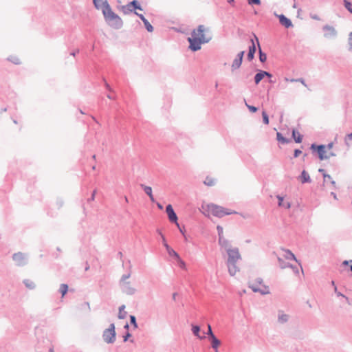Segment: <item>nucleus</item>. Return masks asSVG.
<instances>
[{
	"label": "nucleus",
	"mask_w": 352,
	"mask_h": 352,
	"mask_svg": "<svg viewBox=\"0 0 352 352\" xmlns=\"http://www.w3.org/2000/svg\"><path fill=\"white\" fill-rule=\"evenodd\" d=\"M102 14L106 23L113 29H120L123 26L122 19L111 10L107 0L103 3Z\"/></svg>",
	"instance_id": "f257e3e1"
},
{
	"label": "nucleus",
	"mask_w": 352,
	"mask_h": 352,
	"mask_svg": "<svg viewBox=\"0 0 352 352\" xmlns=\"http://www.w3.org/2000/svg\"><path fill=\"white\" fill-rule=\"evenodd\" d=\"M226 252L228 254L226 265L228 268V272L231 276H234L239 271V268L236 266V262L241 259V256L237 248H229Z\"/></svg>",
	"instance_id": "f03ea898"
},
{
	"label": "nucleus",
	"mask_w": 352,
	"mask_h": 352,
	"mask_svg": "<svg viewBox=\"0 0 352 352\" xmlns=\"http://www.w3.org/2000/svg\"><path fill=\"white\" fill-rule=\"evenodd\" d=\"M187 41L189 43L188 48L192 52L199 50L201 47V44L208 43V39H205L204 37L197 38L195 30L192 32L191 37H188Z\"/></svg>",
	"instance_id": "7ed1b4c3"
},
{
	"label": "nucleus",
	"mask_w": 352,
	"mask_h": 352,
	"mask_svg": "<svg viewBox=\"0 0 352 352\" xmlns=\"http://www.w3.org/2000/svg\"><path fill=\"white\" fill-rule=\"evenodd\" d=\"M208 208L209 212H210L213 216L219 218L223 217L225 215H229L231 214L236 213V212L235 211H232L230 210L226 209L222 206L214 204H208Z\"/></svg>",
	"instance_id": "20e7f679"
},
{
	"label": "nucleus",
	"mask_w": 352,
	"mask_h": 352,
	"mask_svg": "<svg viewBox=\"0 0 352 352\" xmlns=\"http://www.w3.org/2000/svg\"><path fill=\"white\" fill-rule=\"evenodd\" d=\"M312 154L316 156L320 161L329 159L326 151V146L324 144H317L313 143L309 147Z\"/></svg>",
	"instance_id": "39448f33"
},
{
	"label": "nucleus",
	"mask_w": 352,
	"mask_h": 352,
	"mask_svg": "<svg viewBox=\"0 0 352 352\" xmlns=\"http://www.w3.org/2000/svg\"><path fill=\"white\" fill-rule=\"evenodd\" d=\"M114 323L110 324L109 328L106 329L102 333L103 340L107 344H113L116 341V333Z\"/></svg>",
	"instance_id": "423d86ee"
},
{
	"label": "nucleus",
	"mask_w": 352,
	"mask_h": 352,
	"mask_svg": "<svg viewBox=\"0 0 352 352\" xmlns=\"http://www.w3.org/2000/svg\"><path fill=\"white\" fill-rule=\"evenodd\" d=\"M160 234L162 236V243L164 246L165 247L168 255L170 256L175 258L179 262L181 267H183L185 266V263L181 259L179 255L177 252H175L166 242V239L164 236L162 234V233L160 231H158Z\"/></svg>",
	"instance_id": "0eeeda50"
},
{
	"label": "nucleus",
	"mask_w": 352,
	"mask_h": 352,
	"mask_svg": "<svg viewBox=\"0 0 352 352\" xmlns=\"http://www.w3.org/2000/svg\"><path fill=\"white\" fill-rule=\"evenodd\" d=\"M121 9L124 14H128L131 12L134 13V12H136V10H143L141 5L137 0H133L125 6H122Z\"/></svg>",
	"instance_id": "6e6552de"
},
{
	"label": "nucleus",
	"mask_w": 352,
	"mask_h": 352,
	"mask_svg": "<svg viewBox=\"0 0 352 352\" xmlns=\"http://www.w3.org/2000/svg\"><path fill=\"white\" fill-rule=\"evenodd\" d=\"M12 259L17 266H24L28 263V257L23 252H18L12 254Z\"/></svg>",
	"instance_id": "1a4fd4ad"
},
{
	"label": "nucleus",
	"mask_w": 352,
	"mask_h": 352,
	"mask_svg": "<svg viewBox=\"0 0 352 352\" xmlns=\"http://www.w3.org/2000/svg\"><path fill=\"white\" fill-rule=\"evenodd\" d=\"M166 212L168 215L169 221L172 223H175L177 225V226H179V223L177 222V216L175 212L174 211V209L171 204H168L166 206Z\"/></svg>",
	"instance_id": "9d476101"
},
{
	"label": "nucleus",
	"mask_w": 352,
	"mask_h": 352,
	"mask_svg": "<svg viewBox=\"0 0 352 352\" xmlns=\"http://www.w3.org/2000/svg\"><path fill=\"white\" fill-rule=\"evenodd\" d=\"M119 285L121 291L126 295L132 296L136 292V289L131 285L130 282L119 283Z\"/></svg>",
	"instance_id": "9b49d317"
},
{
	"label": "nucleus",
	"mask_w": 352,
	"mask_h": 352,
	"mask_svg": "<svg viewBox=\"0 0 352 352\" xmlns=\"http://www.w3.org/2000/svg\"><path fill=\"white\" fill-rule=\"evenodd\" d=\"M322 30L324 32V36L325 38H334L337 36V31L333 26L325 25L323 26Z\"/></svg>",
	"instance_id": "f8f14e48"
},
{
	"label": "nucleus",
	"mask_w": 352,
	"mask_h": 352,
	"mask_svg": "<svg viewBox=\"0 0 352 352\" xmlns=\"http://www.w3.org/2000/svg\"><path fill=\"white\" fill-rule=\"evenodd\" d=\"M249 287L252 289L254 292H258L262 295H265L270 294V290L268 287L266 285H263V288H260L259 285L256 283H252L249 285Z\"/></svg>",
	"instance_id": "ddd939ff"
},
{
	"label": "nucleus",
	"mask_w": 352,
	"mask_h": 352,
	"mask_svg": "<svg viewBox=\"0 0 352 352\" xmlns=\"http://www.w3.org/2000/svg\"><path fill=\"white\" fill-rule=\"evenodd\" d=\"M276 16H278L279 23L281 25L284 26L285 28H290L293 27L292 21L286 16L283 14Z\"/></svg>",
	"instance_id": "4468645a"
},
{
	"label": "nucleus",
	"mask_w": 352,
	"mask_h": 352,
	"mask_svg": "<svg viewBox=\"0 0 352 352\" xmlns=\"http://www.w3.org/2000/svg\"><path fill=\"white\" fill-rule=\"evenodd\" d=\"M252 34H253V36L256 42L258 47L259 60L263 63L267 60V54L264 52H263V50L261 47L260 43H259L258 38L256 36V35L255 34L253 33Z\"/></svg>",
	"instance_id": "2eb2a0df"
},
{
	"label": "nucleus",
	"mask_w": 352,
	"mask_h": 352,
	"mask_svg": "<svg viewBox=\"0 0 352 352\" xmlns=\"http://www.w3.org/2000/svg\"><path fill=\"white\" fill-rule=\"evenodd\" d=\"M250 41L252 43V45L249 46V50L247 56L248 60L249 61H251L254 59L256 51V44L254 43V38H251Z\"/></svg>",
	"instance_id": "dca6fc26"
},
{
	"label": "nucleus",
	"mask_w": 352,
	"mask_h": 352,
	"mask_svg": "<svg viewBox=\"0 0 352 352\" xmlns=\"http://www.w3.org/2000/svg\"><path fill=\"white\" fill-rule=\"evenodd\" d=\"M134 14L141 19L145 26V28L148 32H152L153 31V25L148 22V21L144 17L143 14H139L137 12H134Z\"/></svg>",
	"instance_id": "f3484780"
},
{
	"label": "nucleus",
	"mask_w": 352,
	"mask_h": 352,
	"mask_svg": "<svg viewBox=\"0 0 352 352\" xmlns=\"http://www.w3.org/2000/svg\"><path fill=\"white\" fill-rule=\"evenodd\" d=\"M204 31H205V27L204 25H199L197 28V38H204L205 39H208V42L210 41V40L212 39V37L210 36H206L205 34H204Z\"/></svg>",
	"instance_id": "a211bd4d"
},
{
	"label": "nucleus",
	"mask_w": 352,
	"mask_h": 352,
	"mask_svg": "<svg viewBox=\"0 0 352 352\" xmlns=\"http://www.w3.org/2000/svg\"><path fill=\"white\" fill-rule=\"evenodd\" d=\"M298 179L300 180L302 184L310 183L311 182L309 173L305 170L301 172Z\"/></svg>",
	"instance_id": "6ab92c4d"
},
{
	"label": "nucleus",
	"mask_w": 352,
	"mask_h": 352,
	"mask_svg": "<svg viewBox=\"0 0 352 352\" xmlns=\"http://www.w3.org/2000/svg\"><path fill=\"white\" fill-rule=\"evenodd\" d=\"M140 187L142 188V189H143V190L144 191V192L150 198V200L152 201V202H155V198L153 195V192H152V188L150 186H146L143 184H141L140 185Z\"/></svg>",
	"instance_id": "aec40b11"
},
{
	"label": "nucleus",
	"mask_w": 352,
	"mask_h": 352,
	"mask_svg": "<svg viewBox=\"0 0 352 352\" xmlns=\"http://www.w3.org/2000/svg\"><path fill=\"white\" fill-rule=\"evenodd\" d=\"M210 342H211V346L212 349H214L216 352H218V346L221 344V341L215 336H212L210 338H209Z\"/></svg>",
	"instance_id": "412c9836"
},
{
	"label": "nucleus",
	"mask_w": 352,
	"mask_h": 352,
	"mask_svg": "<svg viewBox=\"0 0 352 352\" xmlns=\"http://www.w3.org/2000/svg\"><path fill=\"white\" fill-rule=\"evenodd\" d=\"M219 244L221 248H225L226 251L227 252V250L229 248H231V245L230 243V241L227 239H226L224 237H219Z\"/></svg>",
	"instance_id": "4be33fe9"
},
{
	"label": "nucleus",
	"mask_w": 352,
	"mask_h": 352,
	"mask_svg": "<svg viewBox=\"0 0 352 352\" xmlns=\"http://www.w3.org/2000/svg\"><path fill=\"white\" fill-rule=\"evenodd\" d=\"M292 138L296 143H301L302 141V135L299 133L296 129L292 130Z\"/></svg>",
	"instance_id": "5701e85b"
},
{
	"label": "nucleus",
	"mask_w": 352,
	"mask_h": 352,
	"mask_svg": "<svg viewBox=\"0 0 352 352\" xmlns=\"http://www.w3.org/2000/svg\"><path fill=\"white\" fill-rule=\"evenodd\" d=\"M276 140L283 144H288L291 140L287 138H285L281 133H276Z\"/></svg>",
	"instance_id": "b1692460"
},
{
	"label": "nucleus",
	"mask_w": 352,
	"mask_h": 352,
	"mask_svg": "<svg viewBox=\"0 0 352 352\" xmlns=\"http://www.w3.org/2000/svg\"><path fill=\"white\" fill-rule=\"evenodd\" d=\"M200 327L199 325H194V324H192V333L198 337L200 339H204L206 338L205 336H201L199 335V332H200Z\"/></svg>",
	"instance_id": "393cba45"
},
{
	"label": "nucleus",
	"mask_w": 352,
	"mask_h": 352,
	"mask_svg": "<svg viewBox=\"0 0 352 352\" xmlns=\"http://www.w3.org/2000/svg\"><path fill=\"white\" fill-rule=\"evenodd\" d=\"M242 62H243V60L241 59H239L238 58L236 57L234 59L232 66H231L232 71L233 72V71L239 69L241 67Z\"/></svg>",
	"instance_id": "a878e982"
},
{
	"label": "nucleus",
	"mask_w": 352,
	"mask_h": 352,
	"mask_svg": "<svg viewBox=\"0 0 352 352\" xmlns=\"http://www.w3.org/2000/svg\"><path fill=\"white\" fill-rule=\"evenodd\" d=\"M264 78L262 70L258 69V72L256 74L254 78V83L258 85L260 82Z\"/></svg>",
	"instance_id": "bb28decb"
},
{
	"label": "nucleus",
	"mask_w": 352,
	"mask_h": 352,
	"mask_svg": "<svg viewBox=\"0 0 352 352\" xmlns=\"http://www.w3.org/2000/svg\"><path fill=\"white\" fill-rule=\"evenodd\" d=\"M69 287L67 284L62 283L60 285L59 292L61 294L62 298H63L68 292Z\"/></svg>",
	"instance_id": "cd10ccee"
},
{
	"label": "nucleus",
	"mask_w": 352,
	"mask_h": 352,
	"mask_svg": "<svg viewBox=\"0 0 352 352\" xmlns=\"http://www.w3.org/2000/svg\"><path fill=\"white\" fill-rule=\"evenodd\" d=\"M23 283L29 289H34L36 287L35 283L30 279H24Z\"/></svg>",
	"instance_id": "c85d7f7f"
},
{
	"label": "nucleus",
	"mask_w": 352,
	"mask_h": 352,
	"mask_svg": "<svg viewBox=\"0 0 352 352\" xmlns=\"http://www.w3.org/2000/svg\"><path fill=\"white\" fill-rule=\"evenodd\" d=\"M288 319H289L288 315L283 314L282 311H279L278 318L279 322L285 323V322H287Z\"/></svg>",
	"instance_id": "c756f323"
},
{
	"label": "nucleus",
	"mask_w": 352,
	"mask_h": 352,
	"mask_svg": "<svg viewBox=\"0 0 352 352\" xmlns=\"http://www.w3.org/2000/svg\"><path fill=\"white\" fill-rule=\"evenodd\" d=\"M125 305H122L119 307L118 318L124 319L126 318L127 313L124 311Z\"/></svg>",
	"instance_id": "7c9ffc66"
},
{
	"label": "nucleus",
	"mask_w": 352,
	"mask_h": 352,
	"mask_svg": "<svg viewBox=\"0 0 352 352\" xmlns=\"http://www.w3.org/2000/svg\"><path fill=\"white\" fill-rule=\"evenodd\" d=\"M105 0H93L94 7L97 10H101L102 11L103 3Z\"/></svg>",
	"instance_id": "2f4dec72"
},
{
	"label": "nucleus",
	"mask_w": 352,
	"mask_h": 352,
	"mask_svg": "<svg viewBox=\"0 0 352 352\" xmlns=\"http://www.w3.org/2000/svg\"><path fill=\"white\" fill-rule=\"evenodd\" d=\"M204 184L208 186H213L216 184V180L212 177H206V179L204 182Z\"/></svg>",
	"instance_id": "473e14b6"
},
{
	"label": "nucleus",
	"mask_w": 352,
	"mask_h": 352,
	"mask_svg": "<svg viewBox=\"0 0 352 352\" xmlns=\"http://www.w3.org/2000/svg\"><path fill=\"white\" fill-rule=\"evenodd\" d=\"M278 264L280 268L285 269L286 267H291L292 265L284 261V260L280 257L278 258Z\"/></svg>",
	"instance_id": "72a5a7b5"
},
{
	"label": "nucleus",
	"mask_w": 352,
	"mask_h": 352,
	"mask_svg": "<svg viewBox=\"0 0 352 352\" xmlns=\"http://www.w3.org/2000/svg\"><path fill=\"white\" fill-rule=\"evenodd\" d=\"M334 292L336 293L337 296H338V297L341 296V297L344 298L346 300V302H347V304H349V305H351L349 298L346 296L342 294L341 292H338L336 286H335Z\"/></svg>",
	"instance_id": "f704fd0d"
},
{
	"label": "nucleus",
	"mask_w": 352,
	"mask_h": 352,
	"mask_svg": "<svg viewBox=\"0 0 352 352\" xmlns=\"http://www.w3.org/2000/svg\"><path fill=\"white\" fill-rule=\"evenodd\" d=\"M285 258L287 260H295L296 261L295 255L289 250H285Z\"/></svg>",
	"instance_id": "c9c22d12"
},
{
	"label": "nucleus",
	"mask_w": 352,
	"mask_h": 352,
	"mask_svg": "<svg viewBox=\"0 0 352 352\" xmlns=\"http://www.w3.org/2000/svg\"><path fill=\"white\" fill-rule=\"evenodd\" d=\"M343 4L345 8L352 14V3L348 0H343Z\"/></svg>",
	"instance_id": "e433bc0d"
},
{
	"label": "nucleus",
	"mask_w": 352,
	"mask_h": 352,
	"mask_svg": "<svg viewBox=\"0 0 352 352\" xmlns=\"http://www.w3.org/2000/svg\"><path fill=\"white\" fill-rule=\"evenodd\" d=\"M8 60L12 63H13L15 65H19L21 64V61L19 58L17 56H11L8 58Z\"/></svg>",
	"instance_id": "4c0bfd02"
},
{
	"label": "nucleus",
	"mask_w": 352,
	"mask_h": 352,
	"mask_svg": "<svg viewBox=\"0 0 352 352\" xmlns=\"http://www.w3.org/2000/svg\"><path fill=\"white\" fill-rule=\"evenodd\" d=\"M262 117H263V122L265 124H268L269 122H270V120H269V116L267 115V113L263 111L262 112Z\"/></svg>",
	"instance_id": "58836bf2"
},
{
	"label": "nucleus",
	"mask_w": 352,
	"mask_h": 352,
	"mask_svg": "<svg viewBox=\"0 0 352 352\" xmlns=\"http://www.w3.org/2000/svg\"><path fill=\"white\" fill-rule=\"evenodd\" d=\"M318 172L321 173L322 174L323 178H324V182H327V178H331V175L327 174L325 172V170L323 168H319Z\"/></svg>",
	"instance_id": "ea45409f"
},
{
	"label": "nucleus",
	"mask_w": 352,
	"mask_h": 352,
	"mask_svg": "<svg viewBox=\"0 0 352 352\" xmlns=\"http://www.w3.org/2000/svg\"><path fill=\"white\" fill-rule=\"evenodd\" d=\"M130 323L134 328H138V323L136 322V318L133 315L130 316Z\"/></svg>",
	"instance_id": "a19ab883"
},
{
	"label": "nucleus",
	"mask_w": 352,
	"mask_h": 352,
	"mask_svg": "<svg viewBox=\"0 0 352 352\" xmlns=\"http://www.w3.org/2000/svg\"><path fill=\"white\" fill-rule=\"evenodd\" d=\"M131 276V274L128 273L126 274H123L119 281V283H126V279L129 278Z\"/></svg>",
	"instance_id": "79ce46f5"
},
{
	"label": "nucleus",
	"mask_w": 352,
	"mask_h": 352,
	"mask_svg": "<svg viewBox=\"0 0 352 352\" xmlns=\"http://www.w3.org/2000/svg\"><path fill=\"white\" fill-rule=\"evenodd\" d=\"M245 105L248 107V109H249V111L252 113H256L258 111V108L256 107L248 104L246 102H245Z\"/></svg>",
	"instance_id": "37998d69"
},
{
	"label": "nucleus",
	"mask_w": 352,
	"mask_h": 352,
	"mask_svg": "<svg viewBox=\"0 0 352 352\" xmlns=\"http://www.w3.org/2000/svg\"><path fill=\"white\" fill-rule=\"evenodd\" d=\"M204 334H207L208 336V338H210L212 336H214L210 324H208V331L206 333H204Z\"/></svg>",
	"instance_id": "c03bdc74"
},
{
	"label": "nucleus",
	"mask_w": 352,
	"mask_h": 352,
	"mask_svg": "<svg viewBox=\"0 0 352 352\" xmlns=\"http://www.w3.org/2000/svg\"><path fill=\"white\" fill-rule=\"evenodd\" d=\"M217 230L219 238V237H221V238L223 237V227L221 226H217Z\"/></svg>",
	"instance_id": "a18cd8bd"
},
{
	"label": "nucleus",
	"mask_w": 352,
	"mask_h": 352,
	"mask_svg": "<svg viewBox=\"0 0 352 352\" xmlns=\"http://www.w3.org/2000/svg\"><path fill=\"white\" fill-rule=\"evenodd\" d=\"M249 5H257L259 6L261 3V0H247Z\"/></svg>",
	"instance_id": "49530a36"
},
{
	"label": "nucleus",
	"mask_w": 352,
	"mask_h": 352,
	"mask_svg": "<svg viewBox=\"0 0 352 352\" xmlns=\"http://www.w3.org/2000/svg\"><path fill=\"white\" fill-rule=\"evenodd\" d=\"M290 82H300V83H302L304 86L307 87V84L305 81V80L302 78H298V79H290Z\"/></svg>",
	"instance_id": "de8ad7c7"
},
{
	"label": "nucleus",
	"mask_w": 352,
	"mask_h": 352,
	"mask_svg": "<svg viewBox=\"0 0 352 352\" xmlns=\"http://www.w3.org/2000/svg\"><path fill=\"white\" fill-rule=\"evenodd\" d=\"M276 198L278 199V206H280V207L282 206V205L284 204V202H283V200H284L283 197L278 195H276Z\"/></svg>",
	"instance_id": "09e8293b"
},
{
	"label": "nucleus",
	"mask_w": 352,
	"mask_h": 352,
	"mask_svg": "<svg viewBox=\"0 0 352 352\" xmlns=\"http://www.w3.org/2000/svg\"><path fill=\"white\" fill-rule=\"evenodd\" d=\"M131 337V333L127 331L125 334L123 336V341L126 342Z\"/></svg>",
	"instance_id": "8fccbe9b"
},
{
	"label": "nucleus",
	"mask_w": 352,
	"mask_h": 352,
	"mask_svg": "<svg viewBox=\"0 0 352 352\" xmlns=\"http://www.w3.org/2000/svg\"><path fill=\"white\" fill-rule=\"evenodd\" d=\"M302 153V151L300 149H295L294 151V157H298L300 154Z\"/></svg>",
	"instance_id": "3c124183"
},
{
	"label": "nucleus",
	"mask_w": 352,
	"mask_h": 352,
	"mask_svg": "<svg viewBox=\"0 0 352 352\" xmlns=\"http://www.w3.org/2000/svg\"><path fill=\"white\" fill-rule=\"evenodd\" d=\"M263 77H267L269 78H271L272 77V74L267 71L262 70Z\"/></svg>",
	"instance_id": "603ef678"
},
{
	"label": "nucleus",
	"mask_w": 352,
	"mask_h": 352,
	"mask_svg": "<svg viewBox=\"0 0 352 352\" xmlns=\"http://www.w3.org/2000/svg\"><path fill=\"white\" fill-rule=\"evenodd\" d=\"M87 308V310L90 311V306L89 303L88 302H85L83 304L81 305V309Z\"/></svg>",
	"instance_id": "864d4df0"
},
{
	"label": "nucleus",
	"mask_w": 352,
	"mask_h": 352,
	"mask_svg": "<svg viewBox=\"0 0 352 352\" xmlns=\"http://www.w3.org/2000/svg\"><path fill=\"white\" fill-rule=\"evenodd\" d=\"M103 80H104V86H105L106 89L107 90H109V91H113L112 89L111 88V87L109 85V84L106 81V80L103 79Z\"/></svg>",
	"instance_id": "5fc2aeb1"
},
{
	"label": "nucleus",
	"mask_w": 352,
	"mask_h": 352,
	"mask_svg": "<svg viewBox=\"0 0 352 352\" xmlns=\"http://www.w3.org/2000/svg\"><path fill=\"white\" fill-rule=\"evenodd\" d=\"M244 54H245V51H241L237 55H236V58H238L239 59H241L243 60V56H244Z\"/></svg>",
	"instance_id": "6e6d98bb"
},
{
	"label": "nucleus",
	"mask_w": 352,
	"mask_h": 352,
	"mask_svg": "<svg viewBox=\"0 0 352 352\" xmlns=\"http://www.w3.org/2000/svg\"><path fill=\"white\" fill-rule=\"evenodd\" d=\"M281 207H283L286 209H289L291 208V203L287 201V202H285L284 203Z\"/></svg>",
	"instance_id": "4d7b16f0"
},
{
	"label": "nucleus",
	"mask_w": 352,
	"mask_h": 352,
	"mask_svg": "<svg viewBox=\"0 0 352 352\" xmlns=\"http://www.w3.org/2000/svg\"><path fill=\"white\" fill-rule=\"evenodd\" d=\"M350 263L352 264V260H344L342 265H344V266H347L349 265Z\"/></svg>",
	"instance_id": "13d9d810"
},
{
	"label": "nucleus",
	"mask_w": 352,
	"mask_h": 352,
	"mask_svg": "<svg viewBox=\"0 0 352 352\" xmlns=\"http://www.w3.org/2000/svg\"><path fill=\"white\" fill-rule=\"evenodd\" d=\"M56 205H57V208H61V207L63 206V200H61V199H58V200H57V201H56Z\"/></svg>",
	"instance_id": "bf43d9fd"
},
{
	"label": "nucleus",
	"mask_w": 352,
	"mask_h": 352,
	"mask_svg": "<svg viewBox=\"0 0 352 352\" xmlns=\"http://www.w3.org/2000/svg\"><path fill=\"white\" fill-rule=\"evenodd\" d=\"M347 140H352V132L346 135L345 138L346 144H347Z\"/></svg>",
	"instance_id": "052dcab7"
},
{
	"label": "nucleus",
	"mask_w": 352,
	"mask_h": 352,
	"mask_svg": "<svg viewBox=\"0 0 352 352\" xmlns=\"http://www.w3.org/2000/svg\"><path fill=\"white\" fill-rule=\"evenodd\" d=\"M255 283L260 285H262L263 283V279L261 278H257L256 280H255Z\"/></svg>",
	"instance_id": "680f3d73"
},
{
	"label": "nucleus",
	"mask_w": 352,
	"mask_h": 352,
	"mask_svg": "<svg viewBox=\"0 0 352 352\" xmlns=\"http://www.w3.org/2000/svg\"><path fill=\"white\" fill-rule=\"evenodd\" d=\"M349 43L352 47V32L349 34Z\"/></svg>",
	"instance_id": "e2e57ef3"
},
{
	"label": "nucleus",
	"mask_w": 352,
	"mask_h": 352,
	"mask_svg": "<svg viewBox=\"0 0 352 352\" xmlns=\"http://www.w3.org/2000/svg\"><path fill=\"white\" fill-rule=\"evenodd\" d=\"M96 192V190L93 191L91 197L89 199H88V201H91L94 200Z\"/></svg>",
	"instance_id": "0e129e2a"
},
{
	"label": "nucleus",
	"mask_w": 352,
	"mask_h": 352,
	"mask_svg": "<svg viewBox=\"0 0 352 352\" xmlns=\"http://www.w3.org/2000/svg\"><path fill=\"white\" fill-rule=\"evenodd\" d=\"M325 146H326V148L331 149V148H333V142H330L327 145H325Z\"/></svg>",
	"instance_id": "69168bd1"
},
{
	"label": "nucleus",
	"mask_w": 352,
	"mask_h": 352,
	"mask_svg": "<svg viewBox=\"0 0 352 352\" xmlns=\"http://www.w3.org/2000/svg\"><path fill=\"white\" fill-rule=\"evenodd\" d=\"M311 19H315V20H320L319 16L316 14L311 15Z\"/></svg>",
	"instance_id": "338daca9"
},
{
	"label": "nucleus",
	"mask_w": 352,
	"mask_h": 352,
	"mask_svg": "<svg viewBox=\"0 0 352 352\" xmlns=\"http://www.w3.org/2000/svg\"><path fill=\"white\" fill-rule=\"evenodd\" d=\"M227 2L230 4L232 6H234V0H227Z\"/></svg>",
	"instance_id": "774afa93"
}]
</instances>
